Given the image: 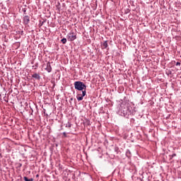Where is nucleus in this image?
Returning <instances> with one entry per match:
<instances>
[{
  "label": "nucleus",
  "instance_id": "obj_1",
  "mask_svg": "<svg viewBox=\"0 0 181 181\" xmlns=\"http://www.w3.org/2000/svg\"><path fill=\"white\" fill-rule=\"evenodd\" d=\"M74 88L78 91H83V90L86 91L87 86L81 81H76L74 82Z\"/></svg>",
  "mask_w": 181,
  "mask_h": 181
},
{
  "label": "nucleus",
  "instance_id": "obj_2",
  "mask_svg": "<svg viewBox=\"0 0 181 181\" xmlns=\"http://www.w3.org/2000/svg\"><path fill=\"white\" fill-rule=\"evenodd\" d=\"M69 42H73V40H76L77 39V35L74 33H70L66 36Z\"/></svg>",
  "mask_w": 181,
  "mask_h": 181
},
{
  "label": "nucleus",
  "instance_id": "obj_3",
  "mask_svg": "<svg viewBox=\"0 0 181 181\" xmlns=\"http://www.w3.org/2000/svg\"><path fill=\"white\" fill-rule=\"evenodd\" d=\"M86 94H87V92L86 90L82 91V95L78 94L76 96L78 101H82V100H83V97H85Z\"/></svg>",
  "mask_w": 181,
  "mask_h": 181
},
{
  "label": "nucleus",
  "instance_id": "obj_4",
  "mask_svg": "<svg viewBox=\"0 0 181 181\" xmlns=\"http://www.w3.org/2000/svg\"><path fill=\"white\" fill-rule=\"evenodd\" d=\"M24 23L25 25H28L29 22L30 21V17L28 16H25L23 18Z\"/></svg>",
  "mask_w": 181,
  "mask_h": 181
},
{
  "label": "nucleus",
  "instance_id": "obj_5",
  "mask_svg": "<svg viewBox=\"0 0 181 181\" xmlns=\"http://www.w3.org/2000/svg\"><path fill=\"white\" fill-rule=\"evenodd\" d=\"M45 69L47 70V71H48V73H50V71H52V66H50V62L47 63V67L45 68Z\"/></svg>",
  "mask_w": 181,
  "mask_h": 181
},
{
  "label": "nucleus",
  "instance_id": "obj_6",
  "mask_svg": "<svg viewBox=\"0 0 181 181\" xmlns=\"http://www.w3.org/2000/svg\"><path fill=\"white\" fill-rule=\"evenodd\" d=\"M32 77L33 78H36V80H40V75H39L38 74H33L32 75Z\"/></svg>",
  "mask_w": 181,
  "mask_h": 181
},
{
  "label": "nucleus",
  "instance_id": "obj_7",
  "mask_svg": "<svg viewBox=\"0 0 181 181\" xmlns=\"http://www.w3.org/2000/svg\"><path fill=\"white\" fill-rule=\"evenodd\" d=\"M102 47H103V49H107L108 47V42H107V41H105L103 43Z\"/></svg>",
  "mask_w": 181,
  "mask_h": 181
},
{
  "label": "nucleus",
  "instance_id": "obj_8",
  "mask_svg": "<svg viewBox=\"0 0 181 181\" xmlns=\"http://www.w3.org/2000/svg\"><path fill=\"white\" fill-rule=\"evenodd\" d=\"M25 181H33V178H28V177H23Z\"/></svg>",
  "mask_w": 181,
  "mask_h": 181
},
{
  "label": "nucleus",
  "instance_id": "obj_9",
  "mask_svg": "<svg viewBox=\"0 0 181 181\" xmlns=\"http://www.w3.org/2000/svg\"><path fill=\"white\" fill-rule=\"evenodd\" d=\"M61 41L62 42L63 45H66V43L67 42V39L63 38Z\"/></svg>",
  "mask_w": 181,
  "mask_h": 181
},
{
  "label": "nucleus",
  "instance_id": "obj_10",
  "mask_svg": "<svg viewBox=\"0 0 181 181\" xmlns=\"http://www.w3.org/2000/svg\"><path fill=\"white\" fill-rule=\"evenodd\" d=\"M176 66H180V62H177Z\"/></svg>",
  "mask_w": 181,
  "mask_h": 181
},
{
  "label": "nucleus",
  "instance_id": "obj_11",
  "mask_svg": "<svg viewBox=\"0 0 181 181\" xmlns=\"http://www.w3.org/2000/svg\"><path fill=\"white\" fill-rule=\"evenodd\" d=\"M175 156H176V153H173V154L172 155V158H175Z\"/></svg>",
  "mask_w": 181,
  "mask_h": 181
},
{
  "label": "nucleus",
  "instance_id": "obj_12",
  "mask_svg": "<svg viewBox=\"0 0 181 181\" xmlns=\"http://www.w3.org/2000/svg\"><path fill=\"white\" fill-rule=\"evenodd\" d=\"M20 166H22V164H20Z\"/></svg>",
  "mask_w": 181,
  "mask_h": 181
}]
</instances>
